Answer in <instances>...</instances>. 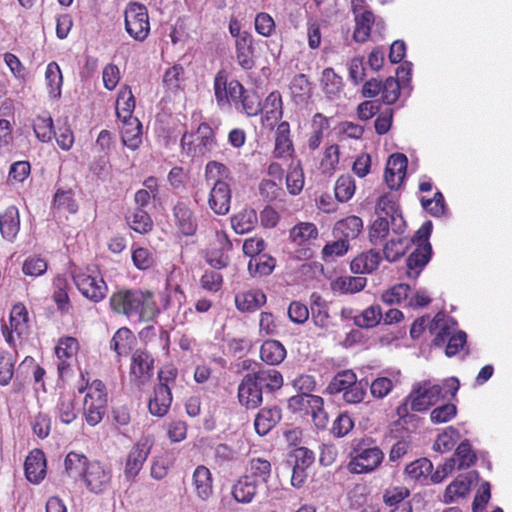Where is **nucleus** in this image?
Instances as JSON below:
<instances>
[{"label":"nucleus","instance_id":"obj_1","mask_svg":"<svg viewBox=\"0 0 512 512\" xmlns=\"http://www.w3.org/2000/svg\"><path fill=\"white\" fill-rule=\"evenodd\" d=\"M109 305L115 313L123 314L128 318L137 316L141 322L154 320L160 312L151 290H118L111 295Z\"/></svg>","mask_w":512,"mask_h":512},{"label":"nucleus","instance_id":"obj_2","mask_svg":"<svg viewBox=\"0 0 512 512\" xmlns=\"http://www.w3.org/2000/svg\"><path fill=\"white\" fill-rule=\"evenodd\" d=\"M458 389L459 381L456 378L447 379L443 385H432L429 382H424L411 390L404 403L398 406L397 415L400 418H405L410 411H426L439 400L448 396L454 397Z\"/></svg>","mask_w":512,"mask_h":512},{"label":"nucleus","instance_id":"obj_3","mask_svg":"<svg viewBox=\"0 0 512 512\" xmlns=\"http://www.w3.org/2000/svg\"><path fill=\"white\" fill-rule=\"evenodd\" d=\"M207 183H211L208 197L209 208L219 216L227 215L230 211L232 191L226 180L231 179L230 169L223 163L211 160L204 169Z\"/></svg>","mask_w":512,"mask_h":512},{"label":"nucleus","instance_id":"obj_4","mask_svg":"<svg viewBox=\"0 0 512 512\" xmlns=\"http://www.w3.org/2000/svg\"><path fill=\"white\" fill-rule=\"evenodd\" d=\"M80 394L85 393L83 400V417L89 426L98 425L104 418L108 406V393L105 384L95 379L77 388Z\"/></svg>","mask_w":512,"mask_h":512},{"label":"nucleus","instance_id":"obj_5","mask_svg":"<svg viewBox=\"0 0 512 512\" xmlns=\"http://www.w3.org/2000/svg\"><path fill=\"white\" fill-rule=\"evenodd\" d=\"M384 453L372 438H363L350 452L347 469L352 474H367L375 471L383 462Z\"/></svg>","mask_w":512,"mask_h":512},{"label":"nucleus","instance_id":"obj_6","mask_svg":"<svg viewBox=\"0 0 512 512\" xmlns=\"http://www.w3.org/2000/svg\"><path fill=\"white\" fill-rule=\"evenodd\" d=\"M432 233V223L427 221L416 231L411 242L416 245L415 249L406 260L407 276L416 279L432 256V246L429 238Z\"/></svg>","mask_w":512,"mask_h":512},{"label":"nucleus","instance_id":"obj_7","mask_svg":"<svg viewBox=\"0 0 512 512\" xmlns=\"http://www.w3.org/2000/svg\"><path fill=\"white\" fill-rule=\"evenodd\" d=\"M71 275L78 291L91 302H101L107 296L108 286L95 267L75 268Z\"/></svg>","mask_w":512,"mask_h":512},{"label":"nucleus","instance_id":"obj_8","mask_svg":"<svg viewBox=\"0 0 512 512\" xmlns=\"http://www.w3.org/2000/svg\"><path fill=\"white\" fill-rule=\"evenodd\" d=\"M191 138L192 135L184 133L180 141L182 152L188 157L210 156L218 146L216 132L207 122H202L198 125L195 142Z\"/></svg>","mask_w":512,"mask_h":512},{"label":"nucleus","instance_id":"obj_9","mask_svg":"<svg viewBox=\"0 0 512 512\" xmlns=\"http://www.w3.org/2000/svg\"><path fill=\"white\" fill-rule=\"evenodd\" d=\"M319 237L317 226L312 222H299L289 230V240L293 245L295 257L308 260L314 255V247Z\"/></svg>","mask_w":512,"mask_h":512},{"label":"nucleus","instance_id":"obj_10","mask_svg":"<svg viewBox=\"0 0 512 512\" xmlns=\"http://www.w3.org/2000/svg\"><path fill=\"white\" fill-rule=\"evenodd\" d=\"M125 30L135 41L143 42L150 34L148 9L144 4L130 2L124 10Z\"/></svg>","mask_w":512,"mask_h":512},{"label":"nucleus","instance_id":"obj_11","mask_svg":"<svg viewBox=\"0 0 512 512\" xmlns=\"http://www.w3.org/2000/svg\"><path fill=\"white\" fill-rule=\"evenodd\" d=\"M154 358L143 349H137L133 352L129 368L130 384L138 390L147 385L153 377Z\"/></svg>","mask_w":512,"mask_h":512},{"label":"nucleus","instance_id":"obj_12","mask_svg":"<svg viewBox=\"0 0 512 512\" xmlns=\"http://www.w3.org/2000/svg\"><path fill=\"white\" fill-rule=\"evenodd\" d=\"M213 88L219 106L230 104L238 106L241 96L246 90L238 80L232 79L229 81L224 70L216 73Z\"/></svg>","mask_w":512,"mask_h":512},{"label":"nucleus","instance_id":"obj_13","mask_svg":"<svg viewBox=\"0 0 512 512\" xmlns=\"http://www.w3.org/2000/svg\"><path fill=\"white\" fill-rule=\"evenodd\" d=\"M2 332L6 342L13 348L16 341L26 337L29 333L28 311L24 304H15L10 312L9 326L3 325Z\"/></svg>","mask_w":512,"mask_h":512},{"label":"nucleus","instance_id":"obj_14","mask_svg":"<svg viewBox=\"0 0 512 512\" xmlns=\"http://www.w3.org/2000/svg\"><path fill=\"white\" fill-rule=\"evenodd\" d=\"M111 478V469L100 461L94 460L86 469L82 480L91 493L100 494L109 488Z\"/></svg>","mask_w":512,"mask_h":512},{"label":"nucleus","instance_id":"obj_15","mask_svg":"<svg viewBox=\"0 0 512 512\" xmlns=\"http://www.w3.org/2000/svg\"><path fill=\"white\" fill-rule=\"evenodd\" d=\"M79 351V342L71 336L61 337L55 346V354L58 359L57 372L63 379L71 371L72 364L76 360Z\"/></svg>","mask_w":512,"mask_h":512},{"label":"nucleus","instance_id":"obj_16","mask_svg":"<svg viewBox=\"0 0 512 512\" xmlns=\"http://www.w3.org/2000/svg\"><path fill=\"white\" fill-rule=\"evenodd\" d=\"M172 222L178 234L191 237L198 229L197 217L189 203L177 201L172 208Z\"/></svg>","mask_w":512,"mask_h":512},{"label":"nucleus","instance_id":"obj_17","mask_svg":"<svg viewBox=\"0 0 512 512\" xmlns=\"http://www.w3.org/2000/svg\"><path fill=\"white\" fill-rule=\"evenodd\" d=\"M408 159L402 153H394L389 156L384 180L391 190H397L404 182L407 171Z\"/></svg>","mask_w":512,"mask_h":512},{"label":"nucleus","instance_id":"obj_18","mask_svg":"<svg viewBox=\"0 0 512 512\" xmlns=\"http://www.w3.org/2000/svg\"><path fill=\"white\" fill-rule=\"evenodd\" d=\"M26 479L32 484H39L47 473L45 454L41 449L35 448L29 452L24 462Z\"/></svg>","mask_w":512,"mask_h":512},{"label":"nucleus","instance_id":"obj_19","mask_svg":"<svg viewBox=\"0 0 512 512\" xmlns=\"http://www.w3.org/2000/svg\"><path fill=\"white\" fill-rule=\"evenodd\" d=\"M245 475L259 484L267 485L272 476L270 457L252 454L246 463Z\"/></svg>","mask_w":512,"mask_h":512},{"label":"nucleus","instance_id":"obj_20","mask_svg":"<svg viewBox=\"0 0 512 512\" xmlns=\"http://www.w3.org/2000/svg\"><path fill=\"white\" fill-rule=\"evenodd\" d=\"M262 118L264 127L273 129L283 116V101L279 91H272L261 103Z\"/></svg>","mask_w":512,"mask_h":512},{"label":"nucleus","instance_id":"obj_21","mask_svg":"<svg viewBox=\"0 0 512 512\" xmlns=\"http://www.w3.org/2000/svg\"><path fill=\"white\" fill-rule=\"evenodd\" d=\"M149 453L150 448L146 443L138 442L131 448L124 466V476L128 481H133L136 478L147 460Z\"/></svg>","mask_w":512,"mask_h":512},{"label":"nucleus","instance_id":"obj_22","mask_svg":"<svg viewBox=\"0 0 512 512\" xmlns=\"http://www.w3.org/2000/svg\"><path fill=\"white\" fill-rule=\"evenodd\" d=\"M253 380L247 373L238 386V400L248 409L257 408L263 401V393Z\"/></svg>","mask_w":512,"mask_h":512},{"label":"nucleus","instance_id":"obj_23","mask_svg":"<svg viewBox=\"0 0 512 512\" xmlns=\"http://www.w3.org/2000/svg\"><path fill=\"white\" fill-rule=\"evenodd\" d=\"M192 486L197 497L208 501L214 494L213 476L208 467L198 465L192 474Z\"/></svg>","mask_w":512,"mask_h":512},{"label":"nucleus","instance_id":"obj_24","mask_svg":"<svg viewBox=\"0 0 512 512\" xmlns=\"http://www.w3.org/2000/svg\"><path fill=\"white\" fill-rule=\"evenodd\" d=\"M266 301V294L261 289L242 291L234 297L235 306L242 313H253L263 307Z\"/></svg>","mask_w":512,"mask_h":512},{"label":"nucleus","instance_id":"obj_25","mask_svg":"<svg viewBox=\"0 0 512 512\" xmlns=\"http://www.w3.org/2000/svg\"><path fill=\"white\" fill-rule=\"evenodd\" d=\"M140 335L145 340L146 345H149L155 352H160L163 355L169 354L170 334L167 330L162 327L156 330L154 326H147L141 331Z\"/></svg>","mask_w":512,"mask_h":512},{"label":"nucleus","instance_id":"obj_26","mask_svg":"<svg viewBox=\"0 0 512 512\" xmlns=\"http://www.w3.org/2000/svg\"><path fill=\"white\" fill-rule=\"evenodd\" d=\"M294 153V146L291 139L290 124L287 121H282L278 124L275 131V145L273 156L275 158H287Z\"/></svg>","mask_w":512,"mask_h":512},{"label":"nucleus","instance_id":"obj_27","mask_svg":"<svg viewBox=\"0 0 512 512\" xmlns=\"http://www.w3.org/2000/svg\"><path fill=\"white\" fill-rule=\"evenodd\" d=\"M20 230V214L16 206H8L0 213V233L7 241H14Z\"/></svg>","mask_w":512,"mask_h":512},{"label":"nucleus","instance_id":"obj_28","mask_svg":"<svg viewBox=\"0 0 512 512\" xmlns=\"http://www.w3.org/2000/svg\"><path fill=\"white\" fill-rule=\"evenodd\" d=\"M252 377L261 392L272 393L279 390L284 383L282 374L275 369H260L256 372L248 373Z\"/></svg>","mask_w":512,"mask_h":512},{"label":"nucleus","instance_id":"obj_29","mask_svg":"<svg viewBox=\"0 0 512 512\" xmlns=\"http://www.w3.org/2000/svg\"><path fill=\"white\" fill-rule=\"evenodd\" d=\"M235 56L238 65L244 70L255 66V48L252 35H244L235 41Z\"/></svg>","mask_w":512,"mask_h":512},{"label":"nucleus","instance_id":"obj_30","mask_svg":"<svg viewBox=\"0 0 512 512\" xmlns=\"http://www.w3.org/2000/svg\"><path fill=\"white\" fill-rule=\"evenodd\" d=\"M281 409L277 406L262 408L254 420V428L258 435H267L281 420Z\"/></svg>","mask_w":512,"mask_h":512},{"label":"nucleus","instance_id":"obj_31","mask_svg":"<svg viewBox=\"0 0 512 512\" xmlns=\"http://www.w3.org/2000/svg\"><path fill=\"white\" fill-rule=\"evenodd\" d=\"M259 485V483L244 474L233 484L231 489L232 497L238 503L248 504L257 495Z\"/></svg>","mask_w":512,"mask_h":512},{"label":"nucleus","instance_id":"obj_32","mask_svg":"<svg viewBox=\"0 0 512 512\" xmlns=\"http://www.w3.org/2000/svg\"><path fill=\"white\" fill-rule=\"evenodd\" d=\"M381 262L379 251L370 249L357 255L350 263V269L354 274H371Z\"/></svg>","mask_w":512,"mask_h":512},{"label":"nucleus","instance_id":"obj_33","mask_svg":"<svg viewBox=\"0 0 512 512\" xmlns=\"http://www.w3.org/2000/svg\"><path fill=\"white\" fill-rule=\"evenodd\" d=\"M135 341L133 332L127 327H121L114 333L110 341V348L116 353L117 362L130 353Z\"/></svg>","mask_w":512,"mask_h":512},{"label":"nucleus","instance_id":"obj_34","mask_svg":"<svg viewBox=\"0 0 512 512\" xmlns=\"http://www.w3.org/2000/svg\"><path fill=\"white\" fill-rule=\"evenodd\" d=\"M121 138L123 144L136 150L142 143V124L137 117L122 119Z\"/></svg>","mask_w":512,"mask_h":512},{"label":"nucleus","instance_id":"obj_35","mask_svg":"<svg viewBox=\"0 0 512 512\" xmlns=\"http://www.w3.org/2000/svg\"><path fill=\"white\" fill-rule=\"evenodd\" d=\"M363 230V221L356 215L348 216L336 222L333 233L347 242L356 239Z\"/></svg>","mask_w":512,"mask_h":512},{"label":"nucleus","instance_id":"obj_36","mask_svg":"<svg viewBox=\"0 0 512 512\" xmlns=\"http://www.w3.org/2000/svg\"><path fill=\"white\" fill-rule=\"evenodd\" d=\"M172 400V392L169 389L155 386L148 400V410L153 416L163 417L169 412Z\"/></svg>","mask_w":512,"mask_h":512},{"label":"nucleus","instance_id":"obj_37","mask_svg":"<svg viewBox=\"0 0 512 512\" xmlns=\"http://www.w3.org/2000/svg\"><path fill=\"white\" fill-rule=\"evenodd\" d=\"M454 322L447 319L443 314L437 313L430 324V332L434 335L432 344L435 347H441L448 341L453 334Z\"/></svg>","mask_w":512,"mask_h":512},{"label":"nucleus","instance_id":"obj_38","mask_svg":"<svg viewBox=\"0 0 512 512\" xmlns=\"http://www.w3.org/2000/svg\"><path fill=\"white\" fill-rule=\"evenodd\" d=\"M286 357V349L278 340H265L260 347V358L268 365H279Z\"/></svg>","mask_w":512,"mask_h":512},{"label":"nucleus","instance_id":"obj_39","mask_svg":"<svg viewBox=\"0 0 512 512\" xmlns=\"http://www.w3.org/2000/svg\"><path fill=\"white\" fill-rule=\"evenodd\" d=\"M91 462L85 454L70 451L64 459L65 473L71 478L80 477L82 479Z\"/></svg>","mask_w":512,"mask_h":512},{"label":"nucleus","instance_id":"obj_40","mask_svg":"<svg viewBox=\"0 0 512 512\" xmlns=\"http://www.w3.org/2000/svg\"><path fill=\"white\" fill-rule=\"evenodd\" d=\"M357 381V375L351 369L337 372L327 385L324 393L328 395H337L344 393L350 386Z\"/></svg>","mask_w":512,"mask_h":512},{"label":"nucleus","instance_id":"obj_41","mask_svg":"<svg viewBox=\"0 0 512 512\" xmlns=\"http://www.w3.org/2000/svg\"><path fill=\"white\" fill-rule=\"evenodd\" d=\"M367 279L360 276H340L331 282V289L341 294H354L362 291Z\"/></svg>","mask_w":512,"mask_h":512},{"label":"nucleus","instance_id":"obj_42","mask_svg":"<svg viewBox=\"0 0 512 512\" xmlns=\"http://www.w3.org/2000/svg\"><path fill=\"white\" fill-rule=\"evenodd\" d=\"M135 97L129 86H122L118 92L116 99V114L117 117L122 119L133 118V112L135 110Z\"/></svg>","mask_w":512,"mask_h":512},{"label":"nucleus","instance_id":"obj_43","mask_svg":"<svg viewBox=\"0 0 512 512\" xmlns=\"http://www.w3.org/2000/svg\"><path fill=\"white\" fill-rule=\"evenodd\" d=\"M257 221L255 210L245 208L231 217V226L237 234H245L254 229Z\"/></svg>","mask_w":512,"mask_h":512},{"label":"nucleus","instance_id":"obj_44","mask_svg":"<svg viewBox=\"0 0 512 512\" xmlns=\"http://www.w3.org/2000/svg\"><path fill=\"white\" fill-rule=\"evenodd\" d=\"M375 23V16L372 11L365 10L361 14L355 16V28L353 38L358 43L366 42L371 33V28Z\"/></svg>","mask_w":512,"mask_h":512},{"label":"nucleus","instance_id":"obj_45","mask_svg":"<svg viewBox=\"0 0 512 512\" xmlns=\"http://www.w3.org/2000/svg\"><path fill=\"white\" fill-rule=\"evenodd\" d=\"M276 266V259L268 254L253 255L248 262V271L251 276H268Z\"/></svg>","mask_w":512,"mask_h":512},{"label":"nucleus","instance_id":"obj_46","mask_svg":"<svg viewBox=\"0 0 512 512\" xmlns=\"http://www.w3.org/2000/svg\"><path fill=\"white\" fill-rule=\"evenodd\" d=\"M126 220L129 227L139 234L149 233L153 229V220L144 209H134L126 216Z\"/></svg>","mask_w":512,"mask_h":512},{"label":"nucleus","instance_id":"obj_47","mask_svg":"<svg viewBox=\"0 0 512 512\" xmlns=\"http://www.w3.org/2000/svg\"><path fill=\"white\" fill-rule=\"evenodd\" d=\"M471 482L467 477L458 476L445 489L443 502L446 504L453 503L458 498L466 497L470 492Z\"/></svg>","mask_w":512,"mask_h":512},{"label":"nucleus","instance_id":"obj_48","mask_svg":"<svg viewBox=\"0 0 512 512\" xmlns=\"http://www.w3.org/2000/svg\"><path fill=\"white\" fill-rule=\"evenodd\" d=\"M55 415L61 423L68 425L77 418L75 399L71 395H61L56 408Z\"/></svg>","mask_w":512,"mask_h":512},{"label":"nucleus","instance_id":"obj_49","mask_svg":"<svg viewBox=\"0 0 512 512\" xmlns=\"http://www.w3.org/2000/svg\"><path fill=\"white\" fill-rule=\"evenodd\" d=\"M289 89L292 98L296 103L307 101L312 94L311 83L303 73L297 74L293 77Z\"/></svg>","mask_w":512,"mask_h":512},{"label":"nucleus","instance_id":"obj_50","mask_svg":"<svg viewBox=\"0 0 512 512\" xmlns=\"http://www.w3.org/2000/svg\"><path fill=\"white\" fill-rule=\"evenodd\" d=\"M433 469L432 462L427 458H419L409 463L404 470L406 480L419 481L426 479Z\"/></svg>","mask_w":512,"mask_h":512},{"label":"nucleus","instance_id":"obj_51","mask_svg":"<svg viewBox=\"0 0 512 512\" xmlns=\"http://www.w3.org/2000/svg\"><path fill=\"white\" fill-rule=\"evenodd\" d=\"M356 191L354 178L350 174H343L338 177L334 187V194L337 201L348 202Z\"/></svg>","mask_w":512,"mask_h":512},{"label":"nucleus","instance_id":"obj_52","mask_svg":"<svg viewBox=\"0 0 512 512\" xmlns=\"http://www.w3.org/2000/svg\"><path fill=\"white\" fill-rule=\"evenodd\" d=\"M45 81L49 90V94L53 97H59L61 95L63 77L61 69L56 62L52 61L47 65L45 71Z\"/></svg>","mask_w":512,"mask_h":512},{"label":"nucleus","instance_id":"obj_53","mask_svg":"<svg viewBox=\"0 0 512 512\" xmlns=\"http://www.w3.org/2000/svg\"><path fill=\"white\" fill-rule=\"evenodd\" d=\"M304 172L300 162L291 164L286 175V187L291 195H298L304 187Z\"/></svg>","mask_w":512,"mask_h":512},{"label":"nucleus","instance_id":"obj_54","mask_svg":"<svg viewBox=\"0 0 512 512\" xmlns=\"http://www.w3.org/2000/svg\"><path fill=\"white\" fill-rule=\"evenodd\" d=\"M321 84L324 93L332 98L336 96L342 89V78L335 73L331 67L325 68L322 72Z\"/></svg>","mask_w":512,"mask_h":512},{"label":"nucleus","instance_id":"obj_55","mask_svg":"<svg viewBox=\"0 0 512 512\" xmlns=\"http://www.w3.org/2000/svg\"><path fill=\"white\" fill-rule=\"evenodd\" d=\"M69 284L64 275H57L53 279L52 298L60 310H66L69 305Z\"/></svg>","mask_w":512,"mask_h":512},{"label":"nucleus","instance_id":"obj_56","mask_svg":"<svg viewBox=\"0 0 512 512\" xmlns=\"http://www.w3.org/2000/svg\"><path fill=\"white\" fill-rule=\"evenodd\" d=\"M409 241L406 238L391 239L383 247L384 258L389 262L399 260L409 248Z\"/></svg>","mask_w":512,"mask_h":512},{"label":"nucleus","instance_id":"obj_57","mask_svg":"<svg viewBox=\"0 0 512 512\" xmlns=\"http://www.w3.org/2000/svg\"><path fill=\"white\" fill-rule=\"evenodd\" d=\"M223 275L213 269L205 270L199 279V286L206 292L216 294L222 290Z\"/></svg>","mask_w":512,"mask_h":512},{"label":"nucleus","instance_id":"obj_58","mask_svg":"<svg viewBox=\"0 0 512 512\" xmlns=\"http://www.w3.org/2000/svg\"><path fill=\"white\" fill-rule=\"evenodd\" d=\"M383 315L379 305H371L356 316L355 324L360 328H373L381 321Z\"/></svg>","mask_w":512,"mask_h":512},{"label":"nucleus","instance_id":"obj_59","mask_svg":"<svg viewBox=\"0 0 512 512\" xmlns=\"http://www.w3.org/2000/svg\"><path fill=\"white\" fill-rule=\"evenodd\" d=\"M33 130L38 140L49 142L52 139L54 126L50 115L37 116L33 121Z\"/></svg>","mask_w":512,"mask_h":512},{"label":"nucleus","instance_id":"obj_60","mask_svg":"<svg viewBox=\"0 0 512 512\" xmlns=\"http://www.w3.org/2000/svg\"><path fill=\"white\" fill-rule=\"evenodd\" d=\"M453 457L456 458L457 468H469L475 464L477 456L472 450V446L468 440L462 441L455 450Z\"/></svg>","mask_w":512,"mask_h":512},{"label":"nucleus","instance_id":"obj_61","mask_svg":"<svg viewBox=\"0 0 512 512\" xmlns=\"http://www.w3.org/2000/svg\"><path fill=\"white\" fill-rule=\"evenodd\" d=\"M53 208L60 212L74 214L78 210V204L71 190H57L53 199Z\"/></svg>","mask_w":512,"mask_h":512},{"label":"nucleus","instance_id":"obj_62","mask_svg":"<svg viewBox=\"0 0 512 512\" xmlns=\"http://www.w3.org/2000/svg\"><path fill=\"white\" fill-rule=\"evenodd\" d=\"M381 86V101L387 105L394 104L399 99L401 93L399 80L390 76L382 82Z\"/></svg>","mask_w":512,"mask_h":512},{"label":"nucleus","instance_id":"obj_63","mask_svg":"<svg viewBox=\"0 0 512 512\" xmlns=\"http://www.w3.org/2000/svg\"><path fill=\"white\" fill-rule=\"evenodd\" d=\"M242 111L248 116H257L261 112V99L253 90H245L239 101Z\"/></svg>","mask_w":512,"mask_h":512},{"label":"nucleus","instance_id":"obj_64","mask_svg":"<svg viewBox=\"0 0 512 512\" xmlns=\"http://www.w3.org/2000/svg\"><path fill=\"white\" fill-rule=\"evenodd\" d=\"M458 437V430L450 426L444 432L438 435L433 444V449L440 453L449 452L455 446Z\"/></svg>","mask_w":512,"mask_h":512}]
</instances>
